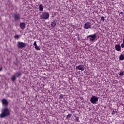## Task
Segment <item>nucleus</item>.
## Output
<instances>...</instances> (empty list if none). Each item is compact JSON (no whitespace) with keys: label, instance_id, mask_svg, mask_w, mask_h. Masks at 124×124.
Masks as SVG:
<instances>
[{"label":"nucleus","instance_id":"1","mask_svg":"<svg viewBox=\"0 0 124 124\" xmlns=\"http://www.w3.org/2000/svg\"><path fill=\"white\" fill-rule=\"evenodd\" d=\"M8 116H10V111H9V109L7 108H3L0 114V118H5V117H8Z\"/></svg>","mask_w":124,"mask_h":124},{"label":"nucleus","instance_id":"2","mask_svg":"<svg viewBox=\"0 0 124 124\" xmlns=\"http://www.w3.org/2000/svg\"><path fill=\"white\" fill-rule=\"evenodd\" d=\"M97 36H96V34L94 33L93 35H89L87 36V39H89L90 42H94L95 40H96V38Z\"/></svg>","mask_w":124,"mask_h":124},{"label":"nucleus","instance_id":"3","mask_svg":"<svg viewBox=\"0 0 124 124\" xmlns=\"http://www.w3.org/2000/svg\"><path fill=\"white\" fill-rule=\"evenodd\" d=\"M49 17H50V14L47 12H43V13L41 15V19H44L45 20H47V19H49Z\"/></svg>","mask_w":124,"mask_h":124},{"label":"nucleus","instance_id":"4","mask_svg":"<svg viewBox=\"0 0 124 124\" xmlns=\"http://www.w3.org/2000/svg\"><path fill=\"white\" fill-rule=\"evenodd\" d=\"M17 46L18 49H23V48H26L27 46V44L22 42H18Z\"/></svg>","mask_w":124,"mask_h":124},{"label":"nucleus","instance_id":"5","mask_svg":"<svg viewBox=\"0 0 124 124\" xmlns=\"http://www.w3.org/2000/svg\"><path fill=\"white\" fill-rule=\"evenodd\" d=\"M90 101L93 104H96V103L98 101V97L96 96L93 95L92 96Z\"/></svg>","mask_w":124,"mask_h":124},{"label":"nucleus","instance_id":"6","mask_svg":"<svg viewBox=\"0 0 124 124\" xmlns=\"http://www.w3.org/2000/svg\"><path fill=\"white\" fill-rule=\"evenodd\" d=\"M14 19L15 22H17L21 19V16L19 14H15Z\"/></svg>","mask_w":124,"mask_h":124},{"label":"nucleus","instance_id":"7","mask_svg":"<svg viewBox=\"0 0 124 124\" xmlns=\"http://www.w3.org/2000/svg\"><path fill=\"white\" fill-rule=\"evenodd\" d=\"M83 28H84V29H85L86 30H88V29H91L92 28V24H91V23H90L89 22H87L83 25Z\"/></svg>","mask_w":124,"mask_h":124},{"label":"nucleus","instance_id":"8","mask_svg":"<svg viewBox=\"0 0 124 124\" xmlns=\"http://www.w3.org/2000/svg\"><path fill=\"white\" fill-rule=\"evenodd\" d=\"M3 106L7 107L8 106V102L6 99H2L1 100Z\"/></svg>","mask_w":124,"mask_h":124},{"label":"nucleus","instance_id":"9","mask_svg":"<svg viewBox=\"0 0 124 124\" xmlns=\"http://www.w3.org/2000/svg\"><path fill=\"white\" fill-rule=\"evenodd\" d=\"M76 69H78V70H81V71H84V70H85V67L84 66V65L81 64L76 66Z\"/></svg>","mask_w":124,"mask_h":124},{"label":"nucleus","instance_id":"10","mask_svg":"<svg viewBox=\"0 0 124 124\" xmlns=\"http://www.w3.org/2000/svg\"><path fill=\"white\" fill-rule=\"evenodd\" d=\"M115 49L116 51H118V52H121V50L122 49V47H121V46L120 45H116L115 46Z\"/></svg>","mask_w":124,"mask_h":124},{"label":"nucleus","instance_id":"11","mask_svg":"<svg viewBox=\"0 0 124 124\" xmlns=\"http://www.w3.org/2000/svg\"><path fill=\"white\" fill-rule=\"evenodd\" d=\"M20 29H22V30H24V29L26 28V23L24 22H22L20 24Z\"/></svg>","mask_w":124,"mask_h":124},{"label":"nucleus","instance_id":"12","mask_svg":"<svg viewBox=\"0 0 124 124\" xmlns=\"http://www.w3.org/2000/svg\"><path fill=\"white\" fill-rule=\"evenodd\" d=\"M56 25H57V20H54L51 22V26L52 28H55L56 27Z\"/></svg>","mask_w":124,"mask_h":124},{"label":"nucleus","instance_id":"13","mask_svg":"<svg viewBox=\"0 0 124 124\" xmlns=\"http://www.w3.org/2000/svg\"><path fill=\"white\" fill-rule=\"evenodd\" d=\"M15 75L16 77H20L22 76V73H21L20 72H18L15 74Z\"/></svg>","mask_w":124,"mask_h":124},{"label":"nucleus","instance_id":"14","mask_svg":"<svg viewBox=\"0 0 124 124\" xmlns=\"http://www.w3.org/2000/svg\"><path fill=\"white\" fill-rule=\"evenodd\" d=\"M16 77L15 75L13 76H12V77H11L12 80H13V81L14 82V81H15V80H16Z\"/></svg>","mask_w":124,"mask_h":124},{"label":"nucleus","instance_id":"15","mask_svg":"<svg viewBox=\"0 0 124 124\" xmlns=\"http://www.w3.org/2000/svg\"><path fill=\"white\" fill-rule=\"evenodd\" d=\"M40 11H43V5L42 4H40L39 7Z\"/></svg>","mask_w":124,"mask_h":124},{"label":"nucleus","instance_id":"16","mask_svg":"<svg viewBox=\"0 0 124 124\" xmlns=\"http://www.w3.org/2000/svg\"><path fill=\"white\" fill-rule=\"evenodd\" d=\"M119 59H120V61H124V55L121 54L119 57Z\"/></svg>","mask_w":124,"mask_h":124},{"label":"nucleus","instance_id":"17","mask_svg":"<svg viewBox=\"0 0 124 124\" xmlns=\"http://www.w3.org/2000/svg\"><path fill=\"white\" fill-rule=\"evenodd\" d=\"M72 116V114H68L67 116V120H69L70 118H71Z\"/></svg>","mask_w":124,"mask_h":124},{"label":"nucleus","instance_id":"18","mask_svg":"<svg viewBox=\"0 0 124 124\" xmlns=\"http://www.w3.org/2000/svg\"><path fill=\"white\" fill-rule=\"evenodd\" d=\"M35 49H36V50H37V51L40 50V48L37 46H35Z\"/></svg>","mask_w":124,"mask_h":124},{"label":"nucleus","instance_id":"19","mask_svg":"<svg viewBox=\"0 0 124 124\" xmlns=\"http://www.w3.org/2000/svg\"><path fill=\"white\" fill-rule=\"evenodd\" d=\"M14 38L16 39H18L19 38V35L16 34L14 36Z\"/></svg>","mask_w":124,"mask_h":124},{"label":"nucleus","instance_id":"20","mask_svg":"<svg viewBox=\"0 0 124 124\" xmlns=\"http://www.w3.org/2000/svg\"><path fill=\"white\" fill-rule=\"evenodd\" d=\"M124 72H121L119 73V75L120 76H124Z\"/></svg>","mask_w":124,"mask_h":124},{"label":"nucleus","instance_id":"21","mask_svg":"<svg viewBox=\"0 0 124 124\" xmlns=\"http://www.w3.org/2000/svg\"><path fill=\"white\" fill-rule=\"evenodd\" d=\"M62 98H63V95H62V94H60V99H62Z\"/></svg>","mask_w":124,"mask_h":124},{"label":"nucleus","instance_id":"22","mask_svg":"<svg viewBox=\"0 0 124 124\" xmlns=\"http://www.w3.org/2000/svg\"><path fill=\"white\" fill-rule=\"evenodd\" d=\"M101 20L103 21V22H104V20H105V18H104V16H102L101 17Z\"/></svg>","mask_w":124,"mask_h":124},{"label":"nucleus","instance_id":"23","mask_svg":"<svg viewBox=\"0 0 124 124\" xmlns=\"http://www.w3.org/2000/svg\"><path fill=\"white\" fill-rule=\"evenodd\" d=\"M76 121H77V122H79V117H76Z\"/></svg>","mask_w":124,"mask_h":124},{"label":"nucleus","instance_id":"24","mask_svg":"<svg viewBox=\"0 0 124 124\" xmlns=\"http://www.w3.org/2000/svg\"><path fill=\"white\" fill-rule=\"evenodd\" d=\"M33 45H34V46H35V47H36V46H37V45L36 44V41H35L34 42Z\"/></svg>","mask_w":124,"mask_h":124},{"label":"nucleus","instance_id":"25","mask_svg":"<svg viewBox=\"0 0 124 124\" xmlns=\"http://www.w3.org/2000/svg\"><path fill=\"white\" fill-rule=\"evenodd\" d=\"M116 114V111L115 110H113L112 112V115H115Z\"/></svg>","mask_w":124,"mask_h":124},{"label":"nucleus","instance_id":"26","mask_svg":"<svg viewBox=\"0 0 124 124\" xmlns=\"http://www.w3.org/2000/svg\"><path fill=\"white\" fill-rule=\"evenodd\" d=\"M121 47H122V48H124V43H123L121 44Z\"/></svg>","mask_w":124,"mask_h":124},{"label":"nucleus","instance_id":"27","mask_svg":"<svg viewBox=\"0 0 124 124\" xmlns=\"http://www.w3.org/2000/svg\"><path fill=\"white\" fill-rule=\"evenodd\" d=\"M120 14H122V15L124 14V12H120Z\"/></svg>","mask_w":124,"mask_h":124},{"label":"nucleus","instance_id":"28","mask_svg":"<svg viewBox=\"0 0 124 124\" xmlns=\"http://www.w3.org/2000/svg\"><path fill=\"white\" fill-rule=\"evenodd\" d=\"M2 69V67H0V71H1V70Z\"/></svg>","mask_w":124,"mask_h":124},{"label":"nucleus","instance_id":"29","mask_svg":"<svg viewBox=\"0 0 124 124\" xmlns=\"http://www.w3.org/2000/svg\"><path fill=\"white\" fill-rule=\"evenodd\" d=\"M123 43H124V38H123Z\"/></svg>","mask_w":124,"mask_h":124},{"label":"nucleus","instance_id":"30","mask_svg":"<svg viewBox=\"0 0 124 124\" xmlns=\"http://www.w3.org/2000/svg\"><path fill=\"white\" fill-rule=\"evenodd\" d=\"M72 27L73 28L74 27V25H72Z\"/></svg>","mask_w":124,"mask_h":124},{"label":"nucleus","instance_id":"31","mask_svg":"<svg viewBox=\"0 0 124 124\" xmlns=\"http://www.w3.org/2000/svg\"><path fill=\"white\" fill-rule=\"evenodd\" d=\"M79 39H80V38L78 37V40H79Z\"/></svg>","mask_w":124,"mask_h":124}]
</instances>
